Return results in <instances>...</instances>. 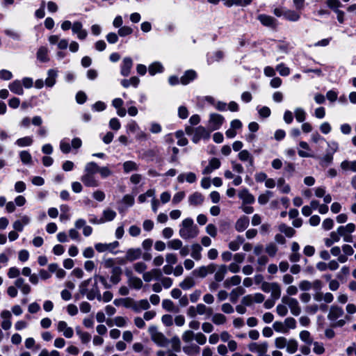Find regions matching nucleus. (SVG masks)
I'll use <instances>...</instances> for the list:
<instances>
[{"instance_id": "obj_1", "label": "nucleus", "mask_w": 356, "mask_h": 356, "mask_svg": "<svg viewBox=\"0 0 356 356\" xmlns=\"http://www.w3.org/2000/svg\"><path fill=\"white\" fill-rule=\"evenodd\" d=\"M97 163L89 162L86 164L83 175L81 177V181L87 187H97L99 185L98 179L96 178Z\"/></svg>"}, {"instance_id": "obj_2", "label": "nucleus", "mask_w": 356, "mask_h": 356, "mask_svg": "<svg viewBox=\"0 0 356 356\" xmlns=\"http://www.w3.org/2000/svg\"><path fill=\"white\" fill-rule=\"evenodd\" d=\"M198 227L194 224L192 218H187L181 222L179 234L183 239L194 238L198 235Z\"/></svg>"}, {"instance_id": "obj_3", "label": "nucleus", "mask_w": 356, "mask_h": 356, "mask_svg": "<svg viewBox=\"0 0 356 356\" xmlns=\"http://www.w3.org/2000/svg\"><path fill=\"white\" fill-rule=\"evenodd\" d=\"M344 314V312L342 307L337 305H332L330 308L329 313L327 314V318L329 321L334 322L332 326L334 327H343L346 323V321L350 319L348 316H345L343 319H339L342 317Z\"/></svg>"}, {"instance_id": "obj_4", "label": "nucleus", "mask_w": 356, "mask_h": 356, "mask_svg": "<svg viewBox=\"0 0 356 356\" xmlns=\"http://www.w3.org/2000/svg\"><path fill=\"white\" fill-rule=\"evenodd\" d=\"M92 278H90L82 282L79 286V291L82 295H86L87 298L90 300H93L96 298L99 301H102V295L96 281H94L92 287L90 290L88 289V286Z\"/></svg>"}, {"instance_id": "obj_5", "label": "nucleus", "mask_w": 356, "mask_h": 356, "mask_svg": "<svg viewBox=\"0 0 356 356\" xmlns=\"http://www.w3.org/2000/svg\"><path fill=\"white\" fill-rule=\"evenodd\" d=\"M152 340L159 346H164L166 343L167 339L161 332L157 330L156 327L150 326L148 329Z\"/></svg>"}, {"instance_id": "obj_6", "label": "nucleus", "mask_w": 356, "mask_h": 356, "mask_svg": "<svg viewBox=\"0 0 356 356\" xmlns=\"http://www.w3.org/2000/svg\"><path fill=\"white\" fill-rule=\"evenodd\" d=\"M282 302L289 306L293 315L298 316L300 314L301 309L296 299L289 298V296H283L282 298Z\"/></svg>"}, {"instance_id": "obj_7", "label": "nucleus", "mask_w": 356, "mask_h": 356, "mask_svg": "<svg viewBox=\"0 0 356 356\" xmlns=\"http://www.w3.org/2000/svg\"><path fill=\"white\" fill-rule=\"evenodd\" d=\"M120 243L115 241L109 243H98L95 245V250L99 252H109L112 254H116L118 252H115L114 250L119 246Z\"/></svg>"}, {"instance_id": "obj_8", "label": "nucleus", "mask_w": 356, "mask_h": 356, "mask_svg": "<svg viewBox=\"0 0 356 356\" xmlns=\"http://www.w3.org/2000/svg\"><path fill=\"white\" fill-rule=\"evenodd\" d=\"M72 33L76 35L79 40H83L88 36V32L83 27V24L79 21H75L72 26Z\"/></svg>"}, {"instance_id": "obj_9", "label": "nucleus", "mask_w": 356, "mask_h": 356, "mask_svg": "<svg viewBox=\"0 0 356 356\" xmlns=\"http://www.w3.org/2000/svg\"><path fill=\"white\" fill-rule=\"evenodd\" d=\"M224 118L222 115L218 113H211L209 120V126L213 130L220 129L224 122Z\"/></svg>"}, {"instance_id": "obj_10", "label": "nucleus", "mask_w": 356, "mask_h": 356, "mask_svg": "<svg viewBox=\"0 0 356 356\" xmlns=\"http://www.w3.org/2000/svg\"><path fill=\"white\" fill-rule=\"evenodd\" d=\"M133 67V60L130 57H124L120 65V74L123 76H128L131 74Z\"/></svg>"}, {"instance_id": "obj_11", "label": "nucleus", "mask_w": 356, "mask_h": 356, "mask_svg": "<svg viewBox=\"0 0 356 356\" xmlns=\"http://www.w3.org/2000/svg\"><path fill=\"white\" fill-rule=\"evenodd\" d=\"M268 344L266 341L261 343H251L248 346V349L251 352H256L259 356L266 354L268 351Z\"/></svg>"}, {"instance_id": "obj_12", "label": "nucleus", "mask_w": 356, "mask_h": 356, "mask_svg": "<svg viewBox=\"0 0 356 356\" xmlns=\"http://www.w3.org/2000/svg\"><path fill=\"white\" fill-rule=\"evenodd\" d=\"M57 330L58 332H62L63 336L67 339H70L74 335V330L71 327H69L67 323L64 321H60L57 324Z\"/></svg>"}, {"instance_id": "obj_13", "label": "nucleus", "mask_w": 356, "mask_h": 356, "mask_svg": "<svg viewBox=\"0 0 356 356\" xmlns=\"http://www.w3.org/2000/svg\"><path fill=\"white\" fill-rule=\"evenodd\" d=\"M209 133L202 126L196 127L194 130V134L192 140L195 143H197L202 138H209Z\"/></svg>"}, {"instance_id": "obj_14", "label": "nucleus", "mask_w": 356, "mask_h": 356, "mask_svg": "<svg viewBox=\"0 0 356 356\" xmlns=\"http://www.w3.org/2000/svg\"><path fill=\"white\" fill-rule=\"evenodd\" d=\"M220 165L221 163L218 159L212 158L211 160H209L208 165L203 169L202 174L209 175L213 170L218 169L220 167Z\"/></svg>"}, {"instance_id": "obj_15", "label": "nucleus", "mask_w": 356, "mask_h": 356, "mask_svg": "<svg viewBox=\"0 0 356 356\" xmlns=\"http://www.w3.org/2000/svg\"><path fill=\"white\" fill-rule=\"evenodd\" d=\"M238 197L242 200L243 204H251L255 201L254 197L246 188L238 193Z\"/></svg>"}, {"instance_id": "obj_16", "label": "nucleus", "mask_w": 356, "mask_h": 356, "mask_svg": "<svg viewBox=\"0 0 356 356\" xmlns=\"http://www.w3.org/2000/svg\"><path fill=\"white\" fill-rule=\"evenodd\" d=\"M161 275L162 273L160 269L153 268L149 271L144 273L143 274V278L145 282H149L154 278L156 280L160 279Z\"/></svg>"}, {"instance_id": "obj_17", "label": "nucleus", "mask_w": 356, "mask_h": 356, "mask_svg": "<svg viewBox=\"0 0 356 356\" xmlns=\"http://www.w3.org/2000/svg\"><path fill=\"white\" fill-rule=\"evenodd\" d=\"M142 255V251L140 248H130L127 250L125 255V260L134 261L139 259Z\"/></svg>"}, {"instance_id": "obj_18", "label": "nucleus", "mask_w": 356, "mask_h": 356, "mask_svg": "<svg viewBox=\"0 0 356 356\" xmlns=\"http://www.w3.org/2000/svg\"><path fill=\"white\" fill-rule=\"evenodd\" d=\"M258 20L265 26L275 27L276 26V19L265 14H261L257 17Z\"/></svg>"}, {"instance_id": "obj_19", "label": "nucleus", "mask_w": 356, "mask_h": 356, "mask_svg": "<svg viewBox=\"0 0 356 356\" xmlns=\"http://www.w3.org/2000/svg\"><path fill=\"white\" fill-rule=\"evenodd\" d=\"M197 77V73L193 70H186L180 78V83L182 85H187Z\"/></svg>"}, {"instance_id": "obj_20", "label": "nucleus", "mask_w": 356, "mask_h": 356, "mask_svg": "<svg viewBox=\"0 0 356 356\" xmlns=\"http://www.w3.org/2000/svg\"><path fill=\"white\" fill-rule=\"evenodd\" d=\"M58 76V71L54 69L49 70L47 72V77L45 79V85L47 87L51 88L53 87L56 82V78Z\"/></svg>"}, {"instance_id": "obj_21", "label": "nucleus", "mask_w": 356, "mask_h": 356, "mask_svg": "<svg viewBox=\"0 0 356 356\" xmlns=\"http://www.w3.org/2000/svg\"><path fill=\"white\" fill-rule=\"evenodd\" d=\"M249 218L245 216H242L237 220L235 224V229L239 232H243L249 226Z\"/></svg>"}, {"instance_id": "obj_22", "label": "nucleus", "mask_w": 356, "mask_h": 356, "mask_svg": "<svg viewBox=\"0 0 356 356\" xmlns=\"http://www.w3.org/2000/svg\"><path fill=\"white\" fill-rule=\"evenodd\" d=\"M150 305L147 300L143 299L138 302H135L131 306L132 309L136 312H139L140 310H147L149 308Z\"/></svg>"}, {"instance_id": "obj_23", "label": "nucleus", "mask_w": 356, "mask_h": 356, "mask_svg": "<svg viewBox=\"0 0 356 356\" xmlns=\"http://www.w3.org/2000/svg\"><path fill=\"white\" fill-rule=\"evenodd\" d=\"M8 88L12 92L16 95H22L24 93L22 83L19 80H15L13 82H11L9 84Z\"/></svg>"}, {"instance_id": "obj_24", "label": "nucleus", "mask_w": 356, "mask_h": 356, "mask_svg": "<svg viewBox=\"0 0 356 356\" xmlns=\"http://www.w3.org/2000/svg\"><path fill=\"white\" fill-rule=\"evenodd\" d=\"M122 269L118 266H115L112 268L111 271V275L110 277V281L113 284H118L121 280V275H122Z\"/></svg>"}, {"instance_id": "obj_25", "label": "nucleus", "mask_w": 356, "mask_h": 356, "mask_svg": "<svg viewBox=\"0 0 356 356\" xmlns=\"http://www.w3.org/2000/svg\"><path fill=\"white\" fill-rule=\"evenodd\" d=\"M245 293V290L242 286H238L234 289L229 293V299L232 303H236L238 300V297L243 295Z\"/></svg>"}, {"instance_id": "obj_26", "label": "nucleus", "mask_w": 356, "mask_h": 356, "mask_svg": "<svg viewBox=\"0 0 356 356\" xmlns=\"http://www.w3.org/2000/svg\"><path fill=\"white\" fill-rule=\"evenodd\" d=\"M185 180L187 182L191 183V184L195 182L197 180L195 174L194 172H188L186 174H184V173L180 174L177 177V181L179 183H183Z\"/></svg>"}, {"instance_id": "obj_27", "label": "nucleus", "mask_w": 356, "mask_h": 356, "mask_svg": "<svg viewBox=\"0 0 356 356\" xmlns=\"http://www.w3.org/2000/svg\"><path fill=\"white\" fill-rule=\"evenodd\" d=\"M224 2V4L227 7H231L232 6H247L250 5L252 0H222Z\"/></svg>"}, {"instance_id": "obj_28", "label": "nucleus", "mask_w": 356, "mask_h": 356, "mask_svg": "<svg viewBox=\"0 0 356 356\" xmlns=\"http://www.w3.org/2000/svg\"><path fill=\"white\" fill-rule=\"evenodd\" d=\"M183 351L189 356H195L200 353V348L197 345L192 343L188 346H184Z\"/></svg>"}, {"instance_id": "obj_29", "label": "nucleus", "mask_w": 356, "mask_h": 356, "mask_svg": "<svg viewBox=\"0 0 356 356\" xmlns=\"http://www.w3.org/2000/svg\"><path fill=\"white\" fill-rule=\"evenodd\" d=\"M204 201L203 195L198 192H195L188 197V202L190 204L197 206L200 205Z\"/></svg>"}, {"instance_id": "obj_30", "label": "nucleus", "mask_w": 356, "mask_h": 356, "mask_svg": "<svg viewBox=\"0 0 356 356\" xmlns=\"http://www.w3.org/2000/svg\"><path fill=\"white\" fill-rule=\"evenodd\" d=\"M238 159L241 161H243V162L248 161L250 166L253 165V164H254V159H253L252 156L250 154V153L248 150L243 149V150L241 151L238 153Z\"/></svg>"}, {"instance_id": "obj_31", "label": "nucleus", "mask_w": 356, "mask_h": 356, "mask_svg": "<svg viewBox=\"0 0 356 356\" xmlns=\"http://www.w3.org/2000/svg\"><path fill=\"white\" fill-rule=\"evenodd\" d=\"M195 311L197 312V314L199 315L206 314L208 316H210L213 314V309L202 303H199L196 305Z\"/></svg>"}, {"instance_id": "obj_32", "label": "nucleus", "mask_w": 356, "mask_h": 356, "mask_svg": "<svg viewBox=\"0 0 356 356\" xmlns=\"http://www.w3.org/2000/svg\"><path fill=\"white\" fill-rule=\"evenodd\" d=\"M117 213L115 211L111 209H104L102 212V220H103V223L106 222L112 221L116 217Z\"/></svg>"}, {"instance_id": "obj_33", "label": "nucleus", "mask_w": 356, "mask_h": 356, "mask_svg": "<svg viewBox=\"0 0 356 356\" xmlns=\"http://www.w3.org/2000/svg\"><path fill=\"white\" fill-rule=\"evenodd\" d=\"M75 330L82 343L86 344L90 341L91 335L88 332L82 331L79 326L76 327Z\"/></svg>"}, {"instance_id": "obj_34", "label": "nucleus", "mask_w": 356, "mask_h": 356, "mask_svg": "<svg viewBox=\"0 0 356 356\" xmlns=\"http://www.w3.org/2000/svg\"><path fill=\"white\" fill-rule=\"evenodd\" d=\"M241 282V278L238 275H234L230 278L225 280L223 282L224 287L229 289L232 286H238Z\"/></svg>"}, {"instance_id": "obj_35", "label": "nucleus", "mask_w": 356, "mask_h": 356, "mask_svg": "<svg viewBox=\"0 0 356 356\" xmlns=\"http://www.w3.org/2000/svg\"><path fill=\"white\" fill-rule=\"evenodd\" d=\"M163 71V67L159 62H154L149 65L148 72L151 76L155 75L156 73H161Z\"/></svg>"}, {"instance_id": "obj_36", "label": "nucleus", "mask_w": 356, "mask_h": 356, "mask_svg": "<svg viewBox=\"0 0 356 356\" xmlns=\"http://www.w3.org/2000/svg\"><path fill=\"white\" fill-rule=\"evenodd\" d=\"M245 240L243 236H237L236 238L229 242V248L232 251H236L239 249L241 245L244 243Z\"/></svg>"}, {"instance_id": "obj_37", "label": "nucleus", "mask_w": 356, "mask_h": 356, "mask_svg": "<svg viewBox=\"0 0 356 356\" xmlns=\"http://www.w3.org/2000/svg\"><path fill=\"white\" fill-rule=\"evenodd\" d=\"M227 268L225 265H221L214 275L216 282H222L227 273Z\"/></svg>"}, {"instance_id": "obj_38", "label": "nucleus", "mask_w": 356, "mask_h": 356, "mask_svg": "<svg viewBox=\"0 0 356 356\" xmlns=\"http://www.w3.org/2000/svg\"><path fill=\"white\" fill-rule=\"evenodd\" d=\"M191 257L197 261L200 260L202 258L201 252L202 250L201 245L198 243L193 244L191 246Z\"/></svg>"}, {"instance_id": "obj_39", "label": "nucleus", "mask_w": 356, "mask_h": 356, "mask_svg": "<svg viewBox=\"0 0 356 356\" xmlns=\"http://www.w3.org/2000/svg\"><path fill=\"white\" fill-rule=\"evenodd\" d=\"M195 285V282L192 277H186L182 282H181L179 286L183 290H188Z\"/></svg>"}, {"instance_id": "obj_40", "label": "nucleus", "mask_w": 356, "mask_h": 356, "mask_svg": "<svg viewBox=\"0 0 356 356\" xmlns=\"http://www.w3.org/2000/svg\"><path fill=\"white\" fill-rule=\"evenodd\" d=\"M284 17L291 22H297L299 20L300 16V14L294 10H286L284 12Z\"/></svg>"}, {"instance_id": "obj_41", "label": "nucleus", "mask_w": 356, "mask_h": 356, "mask_svg": "<svg viewBox=\"0 0 356 356\" xmlns=\"http://www.w3.org/2000/svg\"><path fill=\"white\" fill-rule=\"evenodd\" d=\"M279 230L285 234L286 236L291 238L296 234V231L291 227L286 225L284 223H282L279 225Z\"/></svg>"}, {"instance_id": "obj_42", "label": "nucleus", "mask_w": 356, "mask_h": 356, "mask_svg": "<svg viewBox=\"0 0 356 356\" xmlns=\"http://www.w3.org/2000/svg\"><path fill=\"white\" fill-rule=\"evenodd\" d=\"M277 186L282 193L287 194L291 191L289 185L286 184L284 179L282 177L277 179Z\"/></svg>"}, {"instance_id": "obj_43", "label": "nucleus", "mask_w": 356, "mask_h": 356, "mask_svg": "<svg viewBox=\"0 0 356 356\" xmlns=\"http://www.w3.org/2000/svg\"><path fill=\"white\" fill-rule=\"evenodd\" d=\"M37 58L41 62H47L49 60L48 49L45 47H40L37 51Z\"/></svg>"}, {"instance_id": "obj_44", "label": "nucleus", "mask_w": 356, "mask_h": 356, "mask_svg": "<svg viewBox=\"0 0 356 356\" xmlns=\"http://www.w3.org/2000/svg\"><path fill=\"white\" fill-rule=\"evenodd\" d=\"M300 339L302 341L305 343L307 345L310 346L313 343V338L311 334L307 330H302L299 334Z\"/></svg>"}, {"instance_id": "obj_45", "label": "nucleus", "mask_w": 356, "mask_h": 356, "mask_svg": "<svg viewBox=\"0 0 356 356\" xmlns=\"http://www.w3.org/2000/svg\"><path fill=\"white\" fill-rule=\"evenodd\" d=\"M286 352L289 354L295 353L298 348V343L294 339H290L288 340L287 345L286 346Z\"/></svg>"}, {"instance_id": "obj_46", "label": "nucleus", "mask_w": 356, "mask_h": 356, "mask_svg": "<svg viewBox=\"0 0 356 356\" xmlns=\"http://www.w3.org/2000/svg\"><path fill=\"white\" fill-rule=\"evenodd\" d=\"M129 285L130 287L138 290L142 288L143 283L141 279H140L139 277H131L129 279Z\"/></svg>"}, {"instance_id": "obj_47", "label": "nucleus", "mask_w": 356, "mask_h": 356, "mask_svg": "<svg viewBox=\"0 0 356 356\" xmlns=\"http://www.w3.org/2000/svg\"><path fill=\"white\" fill-rule=\"evenodd\" d=\"M340 166L343 170H351L356 172V161H343L341 163Z\"/></svg>"}, {"instance_id": "obj_48", "label": "nucleus", "mask_w": 356, "mask_h": 356, "mask_svg": "<svg viewBox=\"0 0 356 356\" xmlns=\"http://www.w3.org/2000/svg\"><path fill=\"white\" fill-rule=\"evenodd\" d=\"M33 143V139L31 136H26L17 139L15 141V145L20 147H27L31 145Z\"/></svg>"}, {"instance_id": "obj_49", "label": "nucleus", "mask_w": 356, "mask_h": 356, "mask_svg": "<svg viewBox=\"0 0 356 356\" xmlns=\"http://www.w3.org/2000/svg\"><path fill=\"white\" fill-rule=\"evenodd\" d=\"M123 169L124 172L128 173L131 171L138 170V165L134 161H128L123 163Z\"/></svg>"}, {"instance_id": "obj_50", "label": "nucleus", "mask_w": 356, "mask_h": 356, "mask_svg": "<svg viewBox=\"0 0 356 356\" xmlns=\"http://www.w3.org/2000/svg\"><path fill=\"white\" fill-rule=\"evenodd\" d=\"M273 196V193L270 191H266L264 193L259 195L258 197V202L261 204H266L268 201L270 197Z\"/></svg>"}, {"instance_id": "obj_51", "label": "nucleus", "mask_w": 356, "mask_h": 356, "mask_svg": "<svg viewBox=\"0 0 356 356\" xmlns=\"http://www.w3.org/2000/svg\"><path fill=\"white\" fill-rule=\"evenodd\" d=\"M212 322L216 325H222L226 323L227 318L225 315L216 313L212 316L211 318Z\"/></svg>"}, {"instance_id": "obj_52", "label": "nucleus", "mask_w": 356, "mask_h": 356, "mask_svg": "<svg viewBox=\"0 0 356 356\" xmlns=\"http://www.w3.org/2000/svg\"><path fill=\"white\" fill-rule=\"evenodd\" d=\"M19 157L24 164L29 165L32 163V156L31 154L26 150L19 152Z\"/></svg>"}, {"instance_id": "obj_53", "label": "nucleus", "mask_w": 356, "mask_h": 356, "mask_svg": "<svg viewBox=\"0 0 356 356\" xmlns=\"http://www.w3.org/2000/svg\"><path fill=\"white\" fill-rule=\"evenodd\" d=\"M294 115L298 122H303L306 119V112L302 108H296L294 111Z\"/></svg>"}, {"instance_id": "obj_54", "label": "nucleus", "mask_w": 356, "mask_h": 356, "mask_svg": "<svg viewBox=\"0 0 356 356\" xmlns=\"http://www.w3.org/2000/svg\"><path fill=\"white\" fill-rule=\"evenodd\" d=\"M333 161V155L332 154L327 153L325 155H324L322 158L320 159V165L325 168L330 165L332 163Z\"/></svg>"}, {"instance_id": "obj_55", "label": "nucleus", "mask_w": 356, "mask_h": 356, "mask_svg": "<svg viewBox=\"0 0 356 356\" xmlns=\"http://www.w3.org/2000/svg\"><path fill=\"white\" fill-rule=\"evenodd\" d=\"M326 4L328 8L332 10L334 13L340 10L339 8L342 6L339 0H326Z\"/></svg>"}, {"instance_id": "obj_56", "label": "nucleus", "mask_w": 356, "mask_h": 356, "mask_svg": "<svg viewBox=\"0 0 356 356\" xmlns=\"http://www.w3.org/2000/svg\"><path fill=\"white\" fill-rule=\"evenodd\" d=\"M167 245L168 248L177 250H179L181 248V246L183 245V243L181 240L175 238L169 241L167 243Z\"/></svg>"}, {"instance_id": "obj_57", "label": "nucleus", "mask_w": 356, "mask_h": 356, "mask_svg": "<svg viewBox=\"0 0 356 356\" xmlns=\"http://www.w3.org/2000/svg\"><path fill=\"white\" fill-rule=\"evenodd\" d=\"M99 172L102 178H106L112 175V171L107 167H99L97 164V173Z\"/></svg>"}, {"instance_id": "obj_58", "label": "nucleus", "mask_w": 356, "mask_h": 356, "mask_svg": "<svg viewBox=\"0 0 356 356\" xmlns=\"http://www.w3.org/2000/svg\"><path fill=\"white\" fill-rule=\"evenodd\" d=\"M278 250V248L277 245L273 243H268L265 248L266 252L271 257H273L275 256Z\"/></svg>"}, {"instance_id": "obj_59", "label": "nucleus", "mask_w": 356, "mask_h": 356, "mask_svg": "<svg viewBox=\"0 0 356 356\" xmlns=\"http://www.w3.org/2000/svg\"><path fill=\"white\" fill-rule=\"evenodd\" d=\"M224 56V54L221 51H217L213 53V54L209 57H208L207 61L209 64L215 62V61H220L221 59H222Z\"/></svg>"}, {"instance_id": "obj_60", "label": "nucleus", "mask_w": 356, "mask_h": 356, "mask_svg": "<svg viewBox=\"0 0 356 356\" xmlns=\"http://www.w3.org/2000/svg\"><path fill=\"white\" fill-rule=\"evenodd\" d=\"M162 307L168 312H175V307L173 302L170 299H164L162 301Z\"/></svg>"}, {"instance_id": "obj_61", "label": "nucleus", "mask_w": 356, "mask_h": 356, "mask_svg": "<svg viewBox=\"0 0 356 356\" xmlns=\"http://www.w3.org/2000/svg\"><path fill=\"white\" fill-rule=\"evenodd\" d=\"M276 70L281 76H286L290 74V69L286 67L284 63H280L277 65Z\"/></svg>"}, {"instance_id": "obj_62", "label": "nucleus", "mask_w": 356, "mask_h": 356, "mask_svg": "<svg viewBox=\"0 0 356 356\" xmlns=\"http://www.w3.org/2000/svg\"><path fill=\"white\" fill-rule=\"evenodd\" d=\"M288 340L284 337H277L275 339V345L279 349H283L287 345Z\"/></svg>"}, {"instance_id": "obj_63", "label": "nucleus", "mask_w": 356, "mask_h": 356, "mask_svg": "<svg viewBox=\"0 0 356 356\" xmlns=\"http://www.w3.org/2000/svg\"><path fill=\"white\" fill-rule=\"evenodd\" d=\"M273 327L274 330L277 332H281V333L288 332L286 325L282 322L275 321L273 323Z\"/></svg>"}, {"instance_id": "obj_64", "label": "nucleus", "mask_w": 356, "mask_h": 356, "mask_svg": "<svg viewBox=\"0 0 356 356\" xmlns=\"http://www.w3.org/2000/svg\"><path fill=\"white\" fill-rule=\"evenodd\" d=\"M195 335V333L192 330H186L183 333L181 338L185 343H190L193 339H194Z\"/></svg>"}]
</instances>
